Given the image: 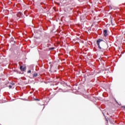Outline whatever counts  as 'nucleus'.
Here are the masks:
<instances>
[{"label": "nucleus", "mask_w": 125, "mask_h": 125, "mask_svg": "<svg viewBox=\"0 0 125 125\" xmlns=\"http://www.w3.org/2000/svg\"><path fill=\"white\" fill-rule=\"evenodd\" d=\"M97 44L100 51H104L105 49H104V44H105V41L103 40L99 39L97 40Z\"/></svg>", "instance_id": "obj_1"}, {"label": "nucleus", "mask_w": 125, "mask_h": 125, "mask_svg": "<svg viewBox=\"0 0 125 125\" xmlns=\"http://www.w3.org/2000/svg\"><path fill=\"white\" fill-rule=\"evenodd\" d=\"M104 37H106L107 36H108V33L107 32V30L105 29L104 31Z\"/></svg>", "instance_id": "obj_2"}, {"label": "nucleus", "mask_w": 125, "mask_h": 125, "mask_svg": "<svg viewBox=\"0 0 125 125\" xmlns=\"http://www.w3.org/2000/svg\"><path fill=\"white\" fill-rule=\"evenodd\" d=\"M20 69L21 71H25V67H23V66H21Z\"/></svg>", "instance_id": "obj_3"}, {"label": "nucleus", "mask_w": 125, "mask_h": 125, "mask_svg": "<svg viewBox=\"0 0 125 125\" xmlns=\"http://www.w3.org/2000/svg\"><path fill=\"white\" fill-rule=\"evenodd\" d=\"M33 78H35V77H38V73H35L33 75Z\"/></svg>", "instance_id": "obj_4"}, {"label": "nucleus", "mask_w": 125, "mask_h": 125, "mask_svg": "<svg viewBox=\"0 0 125 125\" xmlns=\"http://www.w3.org/2000/svg\"><path fill=\"white\" fill-rule=\"evenodd\" d=\"M10 40H11V42H13V41H14V38L12 37Z\"/></svg>", "instance_id": "obj_5"}, {"label": "nucleus", "mask_w": 125, "mask_h": 125, "mask_svg": "<svg viewBox=\"0 0 125 125\" xmlns=\"http://www.w3.org/2000/svg\"><path fill=\"white\" fill-rule=\"evenodd\" d=\"M61 84H66V83L64 82H62L61 83Z\"/></svg>", "instance_id": "obj_6"}, {"label": "nucleus", "mask_w": 125, "mask_h": 125, "mask_svg": "<svg viewBox=\"0 0 125 125\" xmlns=\"http://www.w3.org/2000/svg\"><path fill=\"white\" fill-rule=\"evenodd\" d=\"M9 88H12V85H9Z\"/></svg>", "instance_id": "obj_7"}, {"label": "nucleus", "mask_w": 125, "mask_h": 125, "mask_svg": "<svg viewBox=\"0 0 125 125\" xmlns=\"http://www.w3.org/2000/svg\"><path fill=\"white\" fill-rule=\"evenodd\" d=\"M27 73H28V74L31 73V70H29V71H27Z\"/></svg>", "instance_id": "obj_8"}, {"label": "nucleus", "mask_w": 125, "mask_h": 125, "mask_svg": "<svg viewBox=\"0 0 125 125\" xmlns=\"http://www.w3.org/2000/svg\"><path fill=\"white\" fill-rule=\"evenodd\" d=\"M115 102H116V103L120 105V104H119V103L118 102V101H117L116 100H115Z\"/></svg>", "instance_id": "obj_9"}, {"label": "nucleus", "mask_w": 125, "mask_h": 125, "mask_svg": "<svg viewBox=\"0 0 125 125\" xmlns=\"http://www.w3.org/2000/svg\"><path fill=\"white\" fill-rule=\"evenodd\" d=\"M35 100L37 101H39V99H35Z\"/></svg>", "instance_id": "obj_10"}, {"label": "nucleus", "mask_w": 125, "mask_h": 125, "mask_svg": "<svg viewBox=\"0 0 125 125\" xmlns=\"http://www.w3.org/2000/svg\"><path fill=\"white\" fill-rule=\"evenodd\" d=\"M103 114H104V116H105V114H104V113H103Z\"/></svg>", "instance_id": "obj_11"}, {"label": "nucleus", "mask_w": 125, "mask_h": 125, "mask_svg": "<svg viewBox=\"0 0 125 125\" xmlns=\"http://www.w3.org/2000/svg\"><path fill=\"white\" fill-rule=\"evenodd\" d=\"M12 84H13V85H14V83H13Z\"/></svg>", "instance_id": "obj_12"}, {"label": "nucleus", "mask_w": 125, "mask_h": 125, "mask_svg": "<svg viewBox=\"0 0 125 125\" xmlns=\"http://www.w3.org/2000/svg\"><path fill=\"white\" fill-rule=\"evenodd\" d=\"M43 109H44V107L43 108Z\"/></svg>", "instance_id": "obj_13"}]
</instances>
